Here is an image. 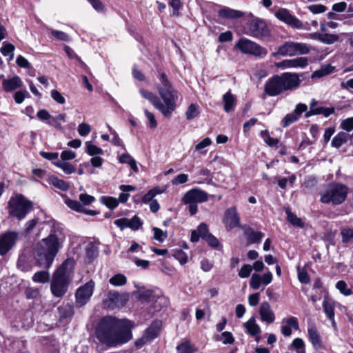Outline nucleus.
Instances as JSON below:
<instances>
[{
    "instance_id": "1",
    "label": "nucleus",
    "mask_w": 353,
    "mask_h": 353,
    "mask_svg": "<svg viewBox=\"0 0 353 353\" xmlns=\"http://www.w3.org/2000/svg\"><path fill=\"white\" fill-rule=\"evenodd\" d=\"M132 327L133 323L130 320L106 316L98 323L95 334L102 344L114 347L126 343L132 339Z\"/></svg>"
},
{
    "instance_id": "48",
    "label": "nucleus",
    "mask_w": 353,
    "mask_h": 353,
    "mask_svg": "<svg viewBox=\"0 0 353 353\" xmlns=\"http://www.w3.org/2000/svg\"><path fill=\"white\" fill-rule=\"evenodd\" d=\"M86 152L90 156L102 155L104 152L98 146L92 144L90 142L85 143Z\"/></svg>"
},
{
    "instance_id": "64",
    "label": "nucleus",
    "mask_w": 353,
    "mask_h": 353,
    "mask_svg": "<svg viewBox=\"0 0 353 353\" xmlns=\"http://www.w3.org/2000/svg\"><path fill=\"white\" fill-rule=\"evenodd\" d=\"M144 114L148 119V124L151 128H155L157 125L154 115L148 110H144Z\"/></svg>"
},
{
    "instance_id": "28",
    "label": "nucleus",
    "mask_w": 353,
    "mask_h": 353,
    "mask_svg": "<svg viewBox=\"0 0 353 353\" xmlns=\"http://www.w3.org/2000/svg\"><path fill=\"white\" fill-rule=\"evenodd\" d=\"M285 321L283 320L282 323L283 325L281 327V333L285 336H290L292 334V327L295 330L299 329V323L296 317H290L285 320V325H283Z\"/></svg>"
},
{
    "instance_id": "47",
    "label": "nucleus",
    "mask_w": 353,
    "mask_h": 353,
    "mask_svg": "<svg viewBox=\"0 0 353 353\" xmlns=\"http://www.w3.org/2000/svg\"><path fill=\"white\" fill-rule=\"evenodd\" d=\"M109 282L114 286H121L126 283L127 278L124 274H117L110 279Z\"/></svg>"
},
{
    "instance_id": "46",
    "label": "nucleus",
    "mask_w": 353,
    "mask_h": 353,
    "mask_svg": "<svg viewBox=\"0 0 353 353\" xmlns=\"http://www.w3.org/2000/svg\"><path fill=\"white\" fill-rule=\"evenodd\" d=\"M100 201L111 210L116 208L119 205L118 199L112 196H103L100 198Z\"/></svg>"
},
{
    "instance_id": "53",
    "label": "nucleus",
    "mask_w": 353,
    "mask_h": 353,
    "mask_svg": "<svg viewBox=\"0 0 353 353\" xmlns=\"http://www.w3.org/2000/svg\"><path fill=\"white\" fill-rule=\"evenodd\" d=\"M316 115L323 114L324 117H327L335 111L334 108H326V107H317L314 108Z\"/></svg>"
},
{
    "instance_id": "25",
    "label": "nucleus",
    "mask_w": 353,
    "mask_h": 353,
    "mask_svg": "<svg viewBox=\"0 0 353 353\" xmlns=\"http://www.w3.org/2000/svg\"><path fill=\"white\" fill-rule=\"evenodd\" d=\"M244 327L246 332L252 336H256V341L260 340L259 334L261 332L260 326L256 323L254 317H251L248 321L244 323Z\"/></svg>"
},
{
    "instance_id": "21",
    "label": "nucleus",
    "mask_w": 353,
    "mask_h": 353,
    "mask_svg": "<svg viewBox=\"0 0 353 353\" xmlns=\"http://www.w3.org/2000/svg\"><path fill=\"white\" fill-rule=\"evenodd\" d=\"M338 303L330 299L327 295H325L323 299V308L327 317L331 321L333 326H335L336 323L334 320V308Z\"/></svg>"
},
{
    "instance_id": "35",
    "label": "nucleus",
    "mask_w": 353,
    "mask_h": 353,
    "mask_svg": "<svg viewBox=\"0 0 353 353\" xmlns=\"http://www.w3.org/2000/svg\"><path fill=\"white\" fill-rule=\"evenodd\" d=\"M176 351L177 353H194L197 351V349L190 341H185L177 345Z\"/></svg>"
},
{
    "instance_id": "2",
    "label": "nucleus",
    "mask_w": 353,
    "mask_h": 353,
    "mask_svg": "<svg viewBox=\"0 0 353 353\" xmlns=\"http://www.w3.org/2000/svg\"><path fill=\"white\" fill-rule=\"evenodd\" d=\"M62 241L61 231L54 230L42 239L35 254V259L39 267L48 269L56 256Z\"/></svg>"
},
{
    "instance_id": "36",
    "label": "nucleus",
    "mask_w": 353,
    "mask_h": 353,
    "mask_svg": "<svg viewBox=\"0 0 353 353\" xmlns=\"http://www.w3.org/2000/svg\"><path fill=\"white\" fill-rule=\"evenodd\" d=\"M347 134L344 132H340L333 138L331 145L334 148H339L347 141Z\"/></svg>"
},
{
    "instance_id": "60",
    "label": "nucleus",
    "mask_w": 353,
    "mask_h": 353,
    "mask_svg": "<svg viewBox=\"0 0 353 353\" xmlns=\"http://www.w3.org/2000/svg\"><path fill=\"white\" fill-rule=\"evenodd\" d=\"M173 256L177 259L181 264H185L188 261L187 254L181 250H175L173 253Z\"/></svg>"
},
{
    "instance_id": "3",
    "label": "nucleus",
    "mask_w": 353,
    "mask_h": 353,
    "mask_svg": "<svg viewBox=\"0 0 353 353\" xmlns=\"http://www.w3.org/2000/svg\"><path fill=\"white\" fill-rule=\"evenodd\" d=\"M160 83L157 85L158 93L163 102L159 99L157 110L161 113L168 117L176 108V101L179 98V92L174 89L172 84L164 72L159 75Z\"/></svg>"
},
{
    "instance_id": "52",
    "label": "nucleus",
    "mask_w": 353,
    "mask_h": 353,
    "mask_svg": "<svg viewBox=\"0 0 353 353\" xmlns=\"http://www.w3.org/2000/svg\"><path fill=\"white\" fill-rule=\"evenodd\" d=\"M291 346L295 350L296 353H306L305 343L301 338H296L293 340Z\"/></svg>"
},
{
    "instance_id": "37",
    "label": "nucleus",
    "mask_w": 353,
    "mask_h": 353,
    "mask_svg": "<svg viewBox=\"0 0 353 353\" xmlns=\"http://www.w3.org/2000/svg\"><path fill=\"white\" fill-rule=\"evenodd\" d=\"M340 235L343 243L347 244L353 241V228L343 227L341 229Z\"/></svg>"
},
{
    "instance_id": "12",
    "label": "nucleus",
    "mask_w": 353,
    "mask_h": 353,
    "mask_svg": "<svg viewBox=\"0 0 353 353\" xmlns=\"http://www.w3.org/2000/svg\"><path fill=\"white\" fill-rule=\"evenodd\" d=\"M94 288V282L90 280L77 289L74 294L76 307H81L88 303L93 294Z\"/></svg>"
},
{
    "instance_id": "50",
    "label": "nucleus",
    "mask_w": 353,
    "mask_h": 353,
    "mask_svg": "<svg viewBox=\"0 0 353 353\" xmlns=\"http://www.w3.org/2000/svg\"><path fill=\"white\" fill-rule=\"evenodd\" d=\"M98 255L97 248L92 243H89L85 248V256L89 262L94 260Z\"/></svg>"
},
{
    "instance_id": "19",
    "label": "nucleus",
    "mask_w": 353,
    "mask_h": 353,
    "mask_svg": "<svg viewBox=\"0 0 353 353\" xmlns=\"http://www.w3.org/2000/svg\"><path fill=\"white\" fill-rule=\"evenodd\" d=\"M114 223L121 230L129 228L132 230H137L142 225L139 217L134 216L132 219L121 218L114 221Z\"/></svg>"
},
{
    "instance_id": "7",
    "label": "nucleus",
    "mask_w": 353,
    "mask_h": 353,
    "mask_svg": "<svg viewBox=\"0 0 353 353\" xmlns=\"http://www.w3.org/2000/svg\"><path fill=\"white\" fill-rule=\"evenodd\" d=\"M10 214L21 220L32 210V203L21 194L10 199L8 202Z\"/></svg>"
},
{
    "instance_id": "39",
    "label": "nucleus",
    "mask_w": 353,
    "mask_h": 353,
    "mask_svg": "<svg viewBox=\"0 0 353 353\" xmlns=\"http://www.w3.org/2000/svg\"><path fill=\"white\" fill-rule=\"evenodd\" d=\"M53 164L61 168L66 174H72L76 170L75 167L72 164L66 161H57L56 162H53Z\"/></svg>"
},
{
    "instance_id": "42",
    "label": "nucleus",
    "mask_w": 353,
    "mask_h": 353,
    "mask_svg": "<svg viewBox=\"0 0 353 353\" xmlns=\"http://www.w3.org/2000/svg\"><path fill=\"white\" fill-rule=\"evenodd\" d=\"M334 67L330 65H325L322 66L319 70L314 71L312 74V78H321L332 73L334 70Z\"/></svg>"
},
{
    "instance_id": "20",
    "label": "nucleus",
    "mask_w": 353,
    "mask_h": 353,
    "mask_svg": "<svg viewBox=\"0 0 353 353\" xmlns=\"http://www.w3.org/2000/svg\"><path fill=\"white\" fill-rule=\"evenodd\" d=\"M272 281V274L270 272L265 273L263 276L258 274H253L250 281V285L253 290H258L261 283L267 285L270 284Z\"/></svg>"
},
{
    "instance_id": "45",
    "label": "nucleus",
    "mask_w": 353,
    "mask_h": 353,
    "mask_svg": "<svg viewBox=\"0 0 353 353\" xmlns=\"http://www.w3.org/2000/svg\"><path fill=\"white\" fill-rule=\"evenodd\" d=\"M199 114V107L196 103L190 104L185 112L186 119L192 120Z\"/></svg>"
},
{
    "instance_id": "23",
    "label": "nucleus",
    "mask_w": 353,
    "mask_h": 353,
    "mask_svg": "<svg viewBox=\"0 0 353 353\" xmlns=\"http://www.w3.org/2000/svg\"><path fill=\"white\" fill-rule=\"evenodd\" d=\"M245 13L243 12L229 7H223L218 11V16L224 19H237L243 17Z\"/></svg>"
},
{
    "instance_id": "59",
    "label": "nucleus",
    "mask_w": 353,
    "mask_h": 353,
    "mask_svg": "<svg viewBox=\"0 0 353 353\" xmlns=\"http://www.w3.org/2000/svg\"><path fill=\"white\" fill-rule=\"evenodd\" d=\"M25 295L28 299H37L40 296V291L37 288H28L25 291Z\"/></svg>"
},
{
    "instance_id": "34",
    "label": "nucleus",
    "mask_w": 353,
    "mask_h": 353,
    "mask_svg": "<svg viewBox=\"0 0 353 353\" xmlns=\"http://www.w3.org/2000/svg\"><path fill=\"white\" fill-rule=\"evenodd\" d=\"M119 189L123 192H121L118 199L119 203H125L130 196V194L128 193L130 191L135 190V187L130 185H121L119 186Z\"/></svg>"
},
{
    "instance_id": "16",
    "label": "nucleus",
    "mask_w": 353,
    "mask_h": 353,
    "mask_svg": "<svg viewBox=\"0 0 353 353\" xmlns=\"http://www.w3.org/2000/svg\"><path fill=\"white\" fill-rule=\"evenodd\" d=\"M223 223L226 228L229 230L239 226L240 217L236 207H231L225 211Z\"/></svg>"
},
{
    "instance_id": "31",
    "label": "nucleus",
    "mask_w": 353,
    "mask_h": 353,
    "mask_svg": "<svg viewBox=\"0 0 353 353\" xmlns=\"http://www.w3.org/2000/svg\"><path fill=\"white\" fill-rule=\"evenodd\" d=\"M161 327V322L155 321L152 323L150 326L145 330L144 335L148 341H152L156 338Z\"/></svg>"
},
{
    "instance_id": "4",
    "label": "nucleus",
    "mask_w": 353,
    "mask_h": 353,
    "mask_svg": "<svg viewBox=\"0 0 353 353\" xmlns=\"http://www.w3.org/2000/svg\"><path fill=\"white\" fill-rule=\"evenodd\" d=\"M300 83L298 74L284 72L268 79L264 85V92L270 97H276L283 92L296 89Z\"/></svg>"
},
{
    "instance_id": "24",
    "label": "nucleus",
    "mask_w": 353,
    "mask_h": 353,
    "mask_svg": "<svg viewBox=\"0 0 353 353\" xmlns=\"http://www.w3.org/2000/svg\"><path fill=\"white\" fill-rule=\"evenodd\" d=\"M23 82L19 77L14 76L10 79H4L2 82L3 90L7 92H12L17 88H21Z\"/></svg>"
},
{
    "instance_id": "10",
    "label": "nucleus",
    "mask_w": 353,
    "mask_h": 353,
    "mask_svg": "<svg viewBox=\"0 0 353 353\" xmlns=\"http://www.w3.org/2000/svg\"><path fill=\"white\" fill-rule=\"evenodd\" d=\"M310 49L305 43L288 41L283 45L280 46L276 52L272 53V55L292 57L299 54H306L309 53Z\"/></svg>"
},
{
    "instance_id": "44",
    "label": "nucleus",
    "mask_w": 353,
    "mask_h": 353,
    "mask_svg": "<svg viewBox=\"0 0 353 353\" xmlns=\"http://www.w3.org/2000/svg\"><path fill=\"white\" fill-rule=\"evenodd\" d=\"M49 183L62 191H65L69 188V185L65 181L54 176L49 178Z\"/></svg>"
},
{
    "instance_id": "15",
    "label": "nucleus",
    "mask_w": 353,
    "mask_h": 353,
    "mask_svg": "<svg viewBox=\"0 0 353 353\" xmlns=\"http://www.w3.org/2000/svg\"><path fill=\"white\" fill-rule=\"evenodd\" d=\"M19 234L17 232H6L0 236V254H6L16 243Z\"/></svg>"
},
{
    "instance_id": "43",
    "label": "nucleus",
    "mask_w": 353,
    "mask_h": 353,
    "mask_svg": "<svg viewBox=\"0 0 353 353\" xmlns=\"http://www.w3.org/2000/svg\"><path fill=\"white\" fill-rule=\"evenodd\" d=\"M32 281L35 283H48L50 281V273L48 271L37 272L32 276Z\"/></svg>"
},
{
    "instance_id": "38",
    "label": "nucleus",
    "mask_w": 353,
    "mask_h": 353,
    "mask_svg": "<svg viewBox=\"0 0 353 353\" xmlns=\"http://www.w3.org/2000/svg\"><path fill=\"white\" fill-rule=\"evenodd\" d=\"M245 234L248 236V241L250 243H259L264 234L261 232L254 231L252 229H249L245 232Z\"/></svg>"
},
{
    "instance_id": "63",
    "label": "nucleus",
    "mask_w": 353,
    "mask_h": 353,
    "mask_svg": "<svg viewBox=\"0 0 353 353\" xmlns=\"http://www.w3.org/2000/svg\"><path fill=\"white\" fill-rule=\"evenodd\" d=\"M154 238L159 242H163L165 238H167V232H163L162 230L158 228H154Z\"/></svg>"
},
{
    "instance_id": "51",
    "label": "nucleus",
    "mask_w": 353,
    "mask_h": 353,
    "mask_svg": "<svg viewBox=\"0 0 353 353\" xmlns=\"http://www.w3.org/2000/svg\"><path fill=\"white\" fill-rule=\"evenodd\" d=\"M261 137L269 146H275L279 143V140L271 137L268 130H262L261 132Z\"/></svg>"
},
{
    "instance_id": "57",
    "label": "nucleus",
    "mask_w": 353,
    "mask_h": 353,
    "mask_svg": "<svg viewBox=\"0 0 353 353\" xmlns=\"http://www.w3.org/2000/svg\"><path fill=\"white\" fill-rule=\"evenodd\" d=\"M169 303L167 297L164 296H159L154 303V307L156 310H160L161 307H166Z\"/></svg>"
},
{
    "instance_id": "6",
    "label": "nucleus",
    "mask_w": 353,
    "mask_h": 353,
    "mask_svg": "<svg viewBox=\"0 0 353 353\" xmlns=\"http://www.w3.org/2000/svg\"><path fill=\"white\" fill-rule=\"evenodd\" d=\"M348 192L349 188L347 185L340 183H332L329 184L325 190L320 192V201L325 204L341 205L345 201Z\"/></svg>"
},
{
    "instance_id": "8",
    "label": "nucleus",
    "mask_w": 353,
    "mask_h": 353,
    "mask_svg": "<svg viewBox=\"0 0 353 353\" xmlns=\"http://www.w3.org/2000/svg\"><path fill=\"white\" fill-rule=\"evenodd\" d=\"M246 34L260 40H265L270 36V29L265 20L254 17L247 24Z\"/></svg>"
},
{
    "instance_id": "62",
    "label": "nucleus",
    "mask_w": 353,
    "mask_h": 353,
    "mask_svg": "<svg viewBox=\"0 0 353 353\" xmlns=\"http://www.w3.org/2000/svg\"><path fill=\"white\" fill-rule=\"evenodd\" d=\"M77 131L79 135L85 137L91 132V127L88 123H81L79 125Z\"/></svg>"
},
{
    "instance_id": "13",
    "label": "nucleus",
    "mask_w": 353,
    "mask_h": 353,
    "mask_svg": "<svg viewBox=\"0 0 353 353\" xmlns=\"http://www.w3.org/2000/svg\"><path fill=\"white\" fill-rule=\"evenodd\" d=\"M274 16L281 21L296 29H303V23L295 16L292 15L286 8H279L274 13Z\"/></svg>"
},
{
    "instance_id": "40",
    "label": "nucleus",
    "mask_w": 353,
    "mask_h": 353,
    "mask_svg": "<svg viewBox=\"0 0 353 353\" xmlns=\"http://www.w3.org/2000/svg\"><path fill=\"white\" fill-rule=\"evenodd\" d=\"M139 92L143 98L148 100L157 109L159 106V97L154 93L144 89H141Z\"/></svg>"
},
{
    "instance_id": "58",
    "label": "nucleus",
    "mask_w": 353,
    "mask_h": 353,
    "mask_svg": "<svg viewBox=\"0 0 353 353\" xmlns=\"http://www.w3.org/2000/svg\"><path fill=\"white\" fill-rule=\"evenodd\" d=\"M65 114H59L55 117L51 116V120L48 121V124L59 128L61 126V121H65Z\"/></svg>"
},
{
    "instance_id": "26",
    "label": "nucleus",
    "mask_w": 353,
    "mask_h": 353,
    "mask_svg": "<svg viewBox=\"0 0 353 353\" xmlns=\"http://www.w3.org/2000/svg\"><path fill=\"white\" fill-rule=\"evenodd\" d=\"M58 311L61 321L69 322L74 315V307L70 303H63L58 307Z\"/></svg>"
},
{
    "instance_id": "22",
    "label": "nucleus",
    "mask_w": 353,
    "mask_h": 353,
    "mask_svg": "<svg viewBox=\"0 0 353 353\" xmlns=\"http://www.w3.org/2000/svg\"><path fill=\"white\" fill-rule=\"evenodd\" d=\"M259 314L263 322L272 323L275 320V314L268 302H263L260 306Z\"/></svg>"
},
{
    "instance_id": "61",
    "label": "nucleus",
    "mask_w": 353,
    "mask_h": 353,
    "mask_svg": "<svg viewBox=\"0 0 353 353\" xmlns=\"http://www.w3.org/2000/svg\"><path fill=\"white\" fill-rule=\"evenodd\" d=\"M340 127L343 130L347 132L353 130V117L341 121Z\"/></svg>"
},
{
    "instance_id": "30",
    "label": "nucleus",
    "mask_w": 353,
    "mask_h": 353,
    "mask_svg": "<svg viewBox=\"0 0 353 353\" xmlns=\"http://www.w3.org/2000/svg\"><path fill=\"white\" fill-rule=\"evenodd\" d=\"M307 334L313 346L316 349L321 348L322 346V339L316 327L314 326L310 327L307 329Z\"/></svg>"
},
{
    "instance_id": "9",
    "label": "nucleus",
    "mask_w": 353,
    "mask_h": 353,
    "mask_svg": "<svg viewBox=\"0 0 353 353\" xmlns=\"http://www.w3.org/2000/svg\"><path fill=\"white\" fill-rule=\"evenodd\" d=\"M208 200V194L205 191L193 188L188 191L182 198V202L188 206L191 215L195 214L198 211V203L205 202Z\"/></svg>"
},
{
    "instance_id": "55",
    "label": "nucleus",
    "mask_w": 353,
    "mask_h": 353,
    "mask_svg": "<svg viewBox=\"0 0 353 353\" xmlns=\"http://www.w3.org/2000/svg\"><path fill=\"white\" fill-rule=\"evenodd\" d=\"M17 267L22 272H27L32 270V265L26 263V258L23 256H21L17 261Z\"/></svg>"
},
{
    "instance_id": "41",
    "label": "nucleus",
    "mask_w": 353,
    "mask_h": 353,
    "mask_svg": "<svg viewBox=\"0 0 353 353\" xmlns=\"http://www.w3.org/2000/svg\"><path fill=\"white\" fill-rule=\"evenodd\" d=\"M285 212L287 214L288 220L292 225L299 228L304 227V222L301 220V219L297 217V216L293 214L289 209H287Z\"/></svg>"
},
{
    "instance_id": "29",
    "label": "nucleus",
    "mask_w": 353,
    "mask_h": 353,
    "mask_svg": "<svg viewBox=\"0 0 353 353\" xmlns=\"http://www.w3.org/2000/svg\"><path fill=\"white\" fill-rule=\"evenodd\" d=\"M210 234L208 225L202 223L198 226L197 230L192 232L190 239L192 242H198L200 237L205 240V236Z\"/></svg>"
},
{
    "instance_id": "32",
    "label": "nucleus",
    "mask_w": 353,
    "mask_h": 353,
    "mask_svg": "<svg viewBox=\"0 0 353 353\" xmlns=\"http://www.w3.org/2000/svg\"><path fill=\"white\" fill-rule=\"evenodd\" d=\"M223 100L224 102V110L229 112L234 110L236 105V98L231 93V91H228L223 96Z\"/></svg>"
},
{
    "instance_id": "5",
    "label": "nucleus",
    "mask_w": 353,
    "mask_h": 353,
    "mask_svg": "<svg viewBox=\"0 0 353 353\" xmlns=\"http://www.w3.org/2000/svg\"><path fill=\"white\" fill-rule=\"evenodd\" d=\"M74 263L73 259L68 258L54 272L50 283V291L54 296L61 298L67 292Z\"/></svg>"
},
{
    "instance_id": "54",
    "label": "nucleus",
    "mask_w": 353,
    "mask_h": 353,
    "mask_svg": "<svg viewBox=\"0 0 353 353\" xmlns=\"http://www.w3.org/2000/svg\"><path fill=\"white\" fill-rule=\"evenodd\" d=\"M161 191L159 190L157 188H153L148 191L142 199V201L143 203H150L153 201L154 199L153 198L158 194H160Z\"/></svg>"
},
{
    "instance_id": "27",
    "label": "nucleus",
    "mask_w": 353,
    "mask_h": 353,
    "mask_svg": "<svg viewBox=\"0 0 353 353\" xmlns=\"http://www.w3.org/2000/svg\"><path fill=\"white\" fill-rule=\"evenodd\" d=\"M65 203L70 209L77 212H83L91 216L97 214V212L94 210H86L78 201L68 199L65 200Z\"/></svg>"
},
{
    "instance_id": "11",
    "label": "nucleus",
    "mask_w": 353,
    "mask_h": 353,
    "mask_svg": "<svg viewBox=\"0 0 353 353\" xmlns=\"http://www.w3.org/2000/svg\"><path fill=\"white\" fill-rule=\"evenodd\" d=\"M236 48L242 53L251 54L259 58H263L268 54L265 48L246 38L240 39L236 43Z\"/></svg>"
},
{
    "instance_id": "18",
    "label": "nucleus",
    "mask_w": 353,
    "mask_h": 353,
    "mask_svg": "<svg viewBox=\"0 0 353 353\" xmlns=\"http://www.w3.org/2000/svg\"><path fill=\"white\" fill-rule=\"evenodd\" d=\"M307 109V106L302 103H298L293 112L288 114L281 121V125L283 128H287L290 124L296 122L300 117V116L305 112Z\"/></svg>"
},
{
    "instance_id": "14",
    "label": "nucleus",
    "mask_w": 353,
    "mask_h": 353,
    "mask_svg": "<svg viewBox=\"0 0 353 353\" xmlns=\"http://www.w3.org/2000/svg\"><path fill=\"white\" fill-rule=\"evenodd\" d=\"M127 301L128 296L126 295L120 294L116 291H110L103 303L105 307L114 309L124 306Z\"/></svg>"
},
{
    "instance_id": "17",
    "label": "nucleus",
    "mask_w": 353,
    "mask_h": 353,
    "mask_svg": "<svg viewBox=\"0 0 353 353\" xmlns=\"http://www.w3.org/2000/svg\"><path fill=\"white\" fill-rule=\"evenodd\" d=\"M308 64V60L306 57H297L292 59H285L280 62L275 63V67L278 68H304Z\"/></svg>"
},
{
    "instance_id": "56",
    "label": "nucleus",
    "mask_w": 353,
    "mask_h": 353,
    "mask_svg": "<svg viewBox=\"0 0 353 353\" xmlns=\"http://www.w3.org/2000/svg\"><path fill=\"white\" fill-rule=\"evenodd\" d=\"M307 9L312 14H317L325 12L327 10V7L322 4H314L308 6Z\"/></svg>"
},
{
    "instance_id": "49",
    "label": "nucleus",
    "mask_w": 353,
    "mask_h": 353,
    "mask_svg": "<svg viewBox=\"0 0 353 353\" xmlns=\"http://www.w3.org/2000/svg\"><path fill=\"white\" fill-rule=\"evenodd\" d=\"M336 288L344 296H350L353 294V291L347 287V285L344 281H339L336 283Z\"/></svg>"
},
{
    "instance_id": "33",
    "label": "nucleus",
    "mask_w": 353,
    "mask_h": 353,
    "mask_svg": "<svg viewBox=\"0 0 353 353\" xmlns=\"http://www.w3.org/2000/svg\"><path fill=\"white\" fill-rule=\"evenodd\" d=\"M314 36L318 40H319L322 43L328 45L333 44L339 39V37L337 34H334L316 33L314 34Z\"/></svg>"
}]
</instances>
